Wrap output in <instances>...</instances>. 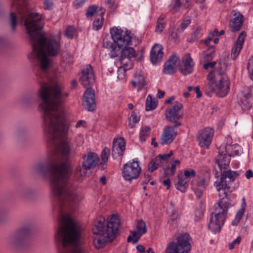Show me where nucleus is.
<instances>
[{"mask_svg": "<svg viewBox=\"0 0 253 253\" xmlns=\"http://www.w3.org/2000/svg\"><path fill=\"white\" fill-rule=\"evenodd\" d=\"M12 8L15 11L10 13L9 22L13 32L15 31L17 24L24 22L27 33L30 36L33 50L40 62L42 73L45 75V70L49 66L47 53L50 56H56L60 52L61 43L60 32L57 37L48 38L41 33L43 22L42 15L38 13H30L26 16L27 8L17 2L12 4Z\"/></svg>", "mask_w": 253, "mask_h": 253, "instance_id": "2", "label": "nucleus"}, {"mask_svg": "<svg viewBox=\"0 0 253 253\" xmlns=\"http://www.w3.org/2000/svg\"><path fill=\"white\" fill-rule=\"evenodd\" d=\"M182 104L179 102H176L174 105L170 108L166 110L165 116L166 119L174 123L175 127H178L181 124L178 121L183 117V112L182 111Z\"/></svg>", "mask_w": 253, "mask_h": 253, "instance_id": "14", "label": "nucleus"}, {"mask_svg": "<svg viewBox=\"0 0 253 253\" xmlns=\"http://www.w3.org/2000/svg\"><path fill=\"white\" fill-rule=\"evenodd\" d=\"M98 6L95 5H93L89 6L86 11L85 15L86 17H92L95 13L97 11Z\"/></svg>", "mask_w": 253, "mask_h": 253, "instance_id": "40", "label": "nucleus"}, {"mask_svg": "<svg viewBox=\"0 0 253 253\" xmlns=\"http://www.w3.org/2000/svg\"><path fill=\"white\" fill-rule=\"evenodd\" d=\"M248 69L250 74L251 79L253 81V68H251L250 66V63H248Z\"/></svg>", "mask_w": 253, "mask_h": 253, "instance_id": "61", "label": "nucleus"}, {"mask_svg": "<svg viewBox=\"0 0 253 253\" xmlns=\"http://www.w3.org/2000/svg\"><path fill=\"white\" fill-rule=\"evenodd\" d=\"M214 133L213 129L211 127H207L202 130L198 135V140L201 147L208 148L211 143Z\"/></svg>", "mask_w": 253, "mask_h": 253, "instance_id": "17", "label": "nucleus"}, {"mask_svg": "<svg viewBox=\"0 0 253 253\" xmlns=\"http://www.w3.org/2000/svg\"><path fill=\"white\" fill-rule=\"evenodd\" d=\"M131 83L134 87H137L138 91H140L145 85L144 77L140 74L136 73Z\"/></svg>", "mask_w": 253, "mask_h": 253, "instance_id": "25", "label": "nucleus"}, {"mask_svg": "<svg viewBox=\"0 0 253 253\" xmlns=\"http://www.w3.org/2000/svg\"><path fill=\"white\" fill-rule=\"evenodd\" d=\"M245 176L248 179L253 177V171L251 169L248 170L245 173Z\"/></svg>", "mask_w": 253, "mask_h": 253, "instance_id": "58", "label": "nucleus"}, {"mask_svg": "<svg viewBox=\"0 0 253 253\" xmlns=\"http://www.w3.org/2000/svg\"><path fill=\"white\" fill-rule=\"evenodd\" d=\"M126 150V141L123 137L114 140L112 146V155L114 159L118 157L122 160Z\"/></svg>", "mask_w": 253, "mask_h": 253, "instance_id": "16", "label": "nucleus"}, {"mask_svg": "<svg viewBox=\"0 0 253 253\" xmlns=\"http://www.w3.org/2000/svg\"><path fill=\"white\" fill-rule=\"evenodd\" d=\"M194 66V63L190 55L187 53L182 58V64L179 70L184 76L187 75L192 73Z\"/></svg>", "mask_w": 253, "mask_h": 253, "instance_id": "18", "label": "nucleus"}, {"mask_svg": "<svg viewBox=\"0 0 253 253\" xmlns=\"http://www.w3.org/2000/svg\"><path fill=\"white\" fill-rule=\"evenodd\" d=\"M150 128L148 126H143L141 128L139 134L140 140L145 141L150 133Z\"/></svg>", "mask_w": 253, "mask_h": 253, "instance_id": "34", "label": "nucleus"}, {"mask_svg": "<svg viewBox=\"0 0 253 253\" xmlns=\"http://www.w3.org/2000/svg\"><path fill=\"white\" fill-rule=\"evenodd\" d=\"M201 29H197L195 32H194V36L196 38H199L201 36Z\"/></svg>", "mask_w": 253, "mask_h": 253, "instance_id": "64", "label": "nucleus"}, {"mask_svg": "<svg viewBox=\"0 0 253 253\" xmlns=\"http://www.w3.org/2000/svg\"><path fill=\"white\" fill-rule=\"evenodd\" d=\"M136 229L140 234L143 235L146 233L147 231L145 222L142 219L138 220L137 222Z\"/></svg>", "mask_w": 253, "mask_h": 253, "instance_id": "32", "label": "nucleus"}, {"mask_svg": "<svg viewBox=\"0 0 253 253\" xmlns=\"http://www.w3.org/2000/svg\"><path fill=\"white\" fill-rule=\"evenodd\" d=\"M162 183L167 187V189H169L170 187V180L169 178H167L166 180L163 181Z\"/></svg>", "mask_w": 253, "mask_h": 253, "instance_id": "60", "label": "nucleus"}, {"mask_svg": "<svg viewBox=\"0 0 253 253\" xmlns=\"http://www.w3.org/2000/svg\"><path fill=\"white\" fill-rule=\"evenodd\" d=\"M242 48L243 46H240L236 44L233 47L232 50L231 54V58H233V59H235L237 58V57L239 55Z\"/></svg>", "mask_w": 253, "mask_h": 253, "instance_id": "39", "label": "nucleus"}, {"mask_svg": "<svg viewBox=\"0 0 253 253\" xmlns=\"http://www.w3.org/2000/svg\"><path fill=\"white\" fill-rule=\"evenodd\" d=\"M237 177V172L227 171L223 173L219 181L215 182L214 185L218 192L219 201L217 203L218 206L219 203L221 202L222 204L225 203L227 207L228 208L229 204L224 200L227 198L228 192L229 191L231 188L230 183L233 182Z\"/></svg>", "mask_w": 253, "mask_h": 253, "instance_id": "7", "label": "nucleus"}, {"mask_svg": "<svg viewBox=\"0 0 253 253\" xmlns=\"http://www.w3.org/2000/svg\"><path fill=\"white\" fill-rule=\"evenodd\" d=\"M219 207L218 211L217 209L216 210V213L211 215L208 226L209 229L214 234L220 231L226 218L228 209L226 204H222L221 202L219 203Z\"/></svg>", "mask_w": 253, "mask_h": 253, "instance_id": "9", "label": "nucleus"}, {"mask_svg": "<svg viewBox=\"0 0 253 253\" xmlns=\"http://www.w3.org/2000/svg\"><path fill=\"white\" fill-rule=\"evenodd\" d=\"M203 216V213L200 210H197L195 211V221H197L199 220Z\"/></svg>", "mask_w": 253, "mask_h": 253, "instance_id": "53", "label": "nucleus"}, {"mask_svg": "<svg viewBox=\"0 0 253 253\" xmlns=\"http://www.w3.org/2000/svg\"><path fill=\"white\" fill-rule=\"evenodd\" d=\"M159 167H163V166L160 163V160L157 157H155L149 163L148 166V169L149 171L152 173L157 169Z\"/></svg>", "mask_w": 253, "mask_h": 253, "instance_id": "31", "label": "nucleus"}, {"mask_svg": "<svg viewBox=\"0 0 253 253\" xmlns=\"http://www.w3.org/2000/svg\"><path fill=\"white\" fill-rule=\"evenodd\" d=\"M100 10L101 12L99 14V17L97 18H96L92 24L93 29L96 31L100 29L103 24V15L105 13V10H102V8H101Z\"/></svg>", "mask_w": 253, "mask_h": 253, "instance_id": "28", "label": "nucleus"}, {"mask_svg": "<svg viewBox=\"0 0 253 253\" xmlns=\"http://www.w3.org/2000/svg\"><path fill=\"white\" fill-rule=\"evenodd\" d=\"M163 47L161 45L156 44L151 48L150 60L153 64L161 62L163 56Z\"/></svg>", "mask_w": 253, "mask_h": 253, "instance_id": "19", "label": "nucleus"}, {"mask_svg": "<svg viewBox=\"0 0 253 253\" xmlns=\"http://www.w3.org/2000/svg\"><path fill=\"white\" fill-rule=\"evenodd\" d=\"M180 163V161L175 160L173 161L170 169L168 167L165 168L163 167V169L164 170V177L167 178L169 175H173L176 170V166L177 165H179Z\"/></svg>", "mask_w": 253, "mask_h": 253, "instance_id": "27", "label": "nucleus"}, {"mask_svg": "<svg viewBox=\"0 0 253 253\" xmlns=\"http://www.w3.org/2000/svg\"><path fill=\"white\" fill-rule=\"evenodd\" d=\"M85 1L86 0H75L73 4L76 9H78L83 6Z\"/></svg>", "mask_w": 253, "mask_h": 253, "instance_id": "51", "label": "nucleus"}, {"mask_svg": "<svg viewBox=\"0 0 253 253\" xmlns=\"http://www.w3.org/2000/svg\"><path fill=\"white\" fill-rule=\"evenodd\" d=\"M192 189L195 193V194L196 195L197 197L198 198H200L202 195L203 192L206 189V187H198L196 186H193L192 187Z\"/></svg>", "mask_w": 253, "mask_h": 253, "instance_id": "42", "label": "nucleus"}, {"mask_svg": "<svg viewBox=\"0 0 253 253\" xmlns=\"http://www.w3.org/2000/svg\"><path fill=\"white\" fill-rule=\"evenodd\" d=\"M144 176L145 179L142 182V185H146L149 182L151 177V175L148 173H145Z\"/></svg>", "mask_w": 253, "mask_h": 253, "instance_id": "55", "label": "nucleus"}, {"mask_svg": "<svg viewBox=\"0 0 253 253\" xmlns=\"http://www.w3.org/2000/svg\"><path fill=\"white\" fill-rule=\"evenodd\" d=\"M181 3L180 0H175L174 3L169 6V10L172 13L177 12L180 9Z\"/></svg>", "mask_w": 253, "mask_h": 253, "instance_id": "37", "label": "nucleus"}, {"mask_svg": "<svg viewBox=\"0 0 253 253\" xmlns=\"http://www.w3.org/2000/svg\"><path fill=\"white\" fill-rule=\"evenodd\" d=\"M122 54L120 61L122 65H126L127 62H129L131 58L136 56L135 51L132 47H129L128 46L123 47Z\"/></svg>", "mask_w": 253, "mask_h": 253, "instance_id": "20", "label": "nucleus"}, {"mask_svg": "<svg viewBox=\"0 0 253 253\" xmlns=\"http://www.w3.org/2000/svg\"><path fill=\"white\" fill-rule=\"evenodd\" d=\"M157 106V102L152 98L151 95L149 94L145 102L146 111H149L154 110Z\"/></svg>", "mask_w": 253, "mask_h": 253, "instance_id": "30", "label": "nucleus"}, {"mask_svg": "<svg viewBox=\"0 0 253 253\" xmlns=\"http://www.w3.org/2000/svg\"><path fill=\"white\" fill-rule=\"evenodd\" d=\"M53 6V0H44L43 7L45 10H51Z\"/></svg>", "mask_w": 253, "mask_h": 253, "instance_id": "47", "label": "nucleus"}, {"mask_svg": "<svg viewBox=\"0 0 253 253\" xmlns=\"http://www.w3.org/2000/svg\"><path fill=\"white\" fill-rule=\"evenodd\" d=\"M129 123L128 126L130 127L133 128L135 126V124L138 123L139 119L137 118L136 113L132 112L129 119Z\"/></svg>", "mask_w": 253, "mask_h": 253, "instance_id": "41", "label": "nucleus"}, {"mask_svg": "<svg viewBox=\"0 0 253 253\" xmlns=\"http://www.w3.org/2000/svg\"><path fill=\"white\" fill-rule=\"evenodd\" d=\"M32 227V224L31 222L28 223L12 234L8 239L9 245L13 247L23 246L31 234Z\"/></svg>", "mask_w": 253, "mask_h": 253, "instance_id": "10", "label": "nucleus"}, {"mask_svg": "<svg viewBox=\"0 0 253 253\" xmlns=\"http://www.w3.org/2000/svg\"><path fill=\"white\" fill-rule=\"evenodd\" d=\"M141 171L138 159H134L132 162H128L123 166L122 175L126 181L138 178Z\"/></svg>", "mask_w": 253, "mask_h": 253, "instance_id": "11", "label": "nucleus"}, {"mask_svg": "<svg viewBox=\"0 0 253 253\" xmlns=\"http://www.w3.org/2000/svg\"><path fill=\"white\" fill-rule=\"evenodd\" d=\"M203 68L205 70L212 69L207 77L211 90L218 97L226 96L229 91L230 81L221 62H208L204 64Z\"/></svg>", "mask_w": 253, "mask_h": 253, "instance_id": "3", "label": "nucleus"}, {"mask_svg": "<svg viewBox=\"0 0 253 253\" xmlns=\"http://www.w3.org/2000/svg\"><path fill=\"white\" fill-rule=\"evenodd\" d=\"M125 72L126 70L124 67L119 68L118 70V77H119V76H121V78H123L122 76H124V73Z\"/></svg>", "mask_w": 253, "mask_h": 253, "instance_id": "59", "label": "nucleus"}, {"mask_svg": "<svg viewBox=\"0 0 253 253\" xmlns=\"http://www.w3.org/2000/svg\"><path fill=\"white\" fill-rule=\"evenodd\" d=\"M178 59V57L175 53L170 55L164 65L163 72L166 74H173L175 72V68Z\"/></svg>", "mask_w": 253, "mask_h": 253, "instance_id": "21", "label": "nucleus"}, {"mask_svg": "<svg viewBox=\"0 0 253 253\" xmlns=\"http://www.w3.org/2000/svg\"><path fill=\"white\" fill-rule=\"evenodd\" d=\"M94 81L93 68L90 64H88L82 69L79 82L84 87L87 88L84 93L83 105L88 111L93 112L96 109L95 92L94 89L91 87Z\"/></svg>", "mask_w": 253, "mask_h": 253, "instance_id": "6", "label": "nucleus"}, {"mask_svg": "<svg viewBox=\"0 0 253 253\" xmlns=\"http://www.w3.org/2000/svg\"><path fill=\"white\" fill-rule=\"evenodd\" d=\"M110 156V149L107 147H105L101 152V163L106 164Z\"/></svg>", "mask_w": 253, "mask_h": 253, "instance_id": "36", "label": "nucleus"}, {"mask_svg": "<svg viewBox=\"0 0 253 253\" xmlns=\"http://www.w3.org/2000/svg\"><path fill=\"white\" fill-rule=\"evenodd\" d=\"M173 153L172 151H170L168 154H160L158 155L156 157L160 160V163L164 167V164L165 163H167L169 160V159L172 156Z\"/></svg>", "mask_w": 253, "mask_h": 253, "instance_id": "35", "label": "nucleus"}, {"mask_svg": "<svg viewBox=\"0 0 253 253\" xmlns=\"http://www.w3.org/2000/svg\"><path fill=\"white\" fill-rule=\"evenodd\" d=\"M190 241L188 234H181L167 244L164 253H188L191 249Z\"/></svg>", "mask_w": 253, "mask_h": 253, "instance_id": "8", "label": "nucleus"}, {"mask_svg": "<svg viewBox=\"0 0 253 253\" xmlns=\"http://www.w3.org/2000/svg\"><path fill=\"white\" fill-rule=\"evenodd\" d=\"M77 30L74 26H69L64 31V35L67 38L73 39L77 34Z\"/></svg>", "mask_w": 253, "mask_h": 253, "instance_id": "33", "label": "nucleus"}, {"mask_svg": "<svg viewBox=\"0 0 253 253\" xmlns=\"http://www.w3.org/2000/svg\"><path fill=\"white\" fill-rule=\"evenodd\" d=\"M195 91H196V94H197V98L200 97L202 96V92L200 90V87L199 86H197L195 88Z\"/></svg>", "mask_w": 253, "mask_h": 253, "instance_id": "62", "label": "nucleus"}, {"mask_svg": "<svg viewBox=\"0 0 253 253\" xmlns=\"http://www.w3.org/2000/svg\"><path fill=\"white\" fill-rule=\"evenodd\" d=\"M184 175L187 180L193 178L196 176V171L193 169H186L184 171Z\"/></svg>", "mask_w": 253, "mask_h": 253, "instance_id": "43", "label": "nucleus"}, {"mask_svg": "<svg viewBox=\"0 0 253 253\" xmlns=\"http://www.w3.org/2000/svg\"><path fill=\"white\" fill-rule=\"evenodd\" d=\"M241 237L238 236L233 242L229 244V249L232 250L234 248V246L236 244H239L241 241Z\"/></svg>", "mask_w": 253, "mask_h": 253, "instance_id": "52", "label": "nucleus"}, {"mask_svg": "<svg viewBox=\"0 0 253 253\" xmlns=\"http://www.w3.org/2000/svg\"><path fill=\"white\" fill-rule=\"evenodd\" d=\"M120 227V221L116 215L105 220L101 218L92 228L94 234L98 236L94 238L93 243L95 247L101 249L105 246L108 242H112L116 238Z\"/></svg>", "mask_w": 253, "mask_h": 253, "instance_id": "4", "label": "nucleus"}, {"mask_svg": "<svg viewBox=\"0 0 253 253\" xmlns=\"http://www.w3.org/2000/svg\"><path fill=\"white\" fill-rule=\"evenodd\" d=\"M130 233H131L132 237L133 238V244L137 243L139 241L141 236L142 235V234H140L139 233V232L137 231H130Z\"/></svg>", "mask_w": 253, "mask_h": 253, "instance_id": "49", "label": "nucleus"}, {"mask_svg": "<svg viewBox=\"0 0 253 253\" xmlns=\"http://www.w3.org/2000/svg\"><path fill=\"white\" fill-rule=\"evenodd\" d=\"M211 50L210 52L206 54L205 59L207 61L211 60L215 55V49L213 46L211 47Z\"/></svg>", "mask_w": 253, "mask_h": 253, "instance_id": "48", "label": "nucleus"}, {"mask_svg": "<svg viewBox=\"0 0 253 253\" xmlns=\"http://www.w3.org/2000/svg\"><path fill=\"white\" fill-rule=\"evenodd\" d=\"M191 21V19L189 17H186L182 20L179 25V28L181 29V31H183L187 28L190 24Z\"/></svg>", "mask_w": 253, "mask_h": 253, "instance_id": "46", "label": "nucleus"}, {"mask_svg": "<svg viewBox=\"0 0 253 253\" xmlns=\"http://www.w3.org/2000/svg\"><path fill=\"white\" fill-rule=\"evenodd\" d=\"M105 3L109 8L113 10L115 9L118 6V4L112 0H105Z\"/></svg>", "mask_w": 253, "mask_h": 253, "instance_id": "50", "label": "nucleus"}, {"mask_svg": "<svg viewBox=\"0 0 253 253\" xmlns=\"http://www.w3.org/2000/svg\"><path fill=\"white\" fill-rule=\"evenodd\" d=\"M32 194V192L31 190L26 189L21 191L19 194L21 198L27 199L30 198Z\"/></svg>", "mask_w": 253, "mask_h": 253, "instance_id": "44", "label": "nucleus"}, {"mask_svg": "<svg viewBox=\"0 0 253 253\" xmlns=\"http://www.w3.org/2000/svg\"><path fill=\"white\" fill-rule=\"evenodd\" d=\"M169 36L172 40H174L175 42L178 39V34L177 33L172 31L170 32Z\"/></svg>", "mask_w": 253, "mask_h": 253, "instance_id": "57", "label": "nucleus"}, {"mask_svg": "<svg viewBox=\"0 0 253 253\" xmlns=\"http://www.w3.org/2000/svg\"><path fill=\"white\" fill-rule=\"evenodd\" d=\"M214 37V33H210L208 38L205 40L204 43L208 46L210 42L213 40Z\"/></svg>", "mask_w": 253, "mask_h": 253, "instance_id": "54", "label": "nucleus"}, {"mask_svg": "<svg viewBox=\"0 0 253 253\" xmlns=\"http://www.w3.org/2000/svg\"><path fill=\"white\" fill-rule=\"evenodd\" d=\"M198 187H206V185L205 184V179L202 178L200 180L197 181L196 184L194 186Z\"/></svg>", "mask_w": 253, "mask_h": 253, "instance_id": "56", "label": "nucleus"}, {"mask_svg": "<svg viewBox=\"0 0 253 253\" xmlns=\"http://www.w3.org/2000/svg\"><path fill=\"white\" fill-rule=\"evenodd\" d=\"M110 34L114 42L119 46L126 47L131 44L132 37L129 31L114 27L110 29Z\"/></svg>", "mask_w": 253, "mask_h": 253, "instance_id": "12", "label": "nucleus"}, {"mask_svg": "<svg viewBox=\"0 0 253 253\" xmlns=\"http://www.w3.org/2000/svg\"><path fill=\"white\" fill-rule=\"evenodd\" d=\"M136 249L140 253H144L145 250L144 247L141 245L137 246Z\"/></svg>", "mask_w": 253, "mask_h": 253, "instance_id": "63", "label": "nucleus"}, {"mask_svg": "<svg viewBox=\"0 0 253 253\" xmlns=\"http://www.w3.org/2000/svg\"><path fill=\"white\" fill-rule=\"evenodd\" d=\"M55 238L62 246L60 253H83L78 245L80 232L77 225H59Z\"/></svg>", "mask_w": 253, "mask_h": 253, "instance_id": "5", "label": "nucleus"}, {"mask_svg": "<svg viewBox=\"0 0 253 253\" xmlns=\"http://www.w3.org/2000/svg\"><path fill=\"white\" fill-rule=\"evenodd\" d=\"M243 17L241 14H238L233 19L229 25L232 32H235L240 30L243 23Z\"/></svg>", "mask_w": 253, "mask_h": 253, "instance_id": "23", "label": "nucleus"}, {"mask_svg": "<svg viewBox=\"0 0 253 253\" xmlns=\"http://www.w3.org/2000/svg\"><path fill=\"white\" fill-rule=\"evenodd\" d=\"M178 180L175 183V187L178 190L184 193L186 191L188 187L189 180L184 178L182 176H180L178 175Z\"/></svg>", "mask_w": 253, "mask_h": 253, "instance_id": "26", "label": "nucleus"}, {"mask_svg": "<svg viewBox=\"0 0 253 253\" xmlns=\"http://www.w3.org/2000/svg\"><path fill=\"white\" fill-rule=\"evenodd\" d=\"M68 95L57 83L51 86L45 82L41 84L39 97L42 103L40 108L51 158L49 162H40L33 167L36 173L50 179L51 192L61 214L66 208L76 207L81 201L71 181V175L76 180H82L87 171L94 169L99 162L97 154L88 152L82 156V166L78 165L71 172V155L74 145L66 137L68 126L62 108L65 98Z\"/></svg>", "mask_w": 253, "mask_h": 253, "instance_id": "1", "label": "nucleus"}, {"mask_svg": "<svg viewBox=\"0 0 253 253\" xmlns=\"http://www.w3.org/2000/svg\"><path fill=\"white\" fill-rule=\"evenodd\" d=\"M246 204H244L242 207L237 212L234 219L232 222L233 226H237L239 223L240 221L243 217L246 209Z\"/></svg>", "mask_w": 253, "mask_h": 253, "instance_id": "29", "label": "nucleus"}, {"mask_svg": "<svg viewBox=\"0 0 253 253\" xmlns=\"http://www.w3.org/2000/svg\"><path fill=\"white\" fill-rule=\"evenodd\" d=\"M106 47L110 50L109 55L111 58L118 57L120 59L123 46L109 42H107Z\"/></svg>", "mask_w": 253, "mask_h": 253, "instance_id": "22", "label": "nucleus"}, {"mask_svg": "<svg viewBox=\"0 0 253 253\" xmlns=\"http://www.w3.org/2000/svg\"><path fill=\"white\" fill-rule=\"evenodd\" d=\"M37 94L36 93H31L24 95L21 99V102L23 105L26 107H28L33 104H36L37 102Z\"/></svg>", "mask_w": 253, "mask_h": 253, "instance_id": "24", "label": "nucleus"}, {"mask_svg": "<svg viewBox=\"0 0 253 253\" xmlns=\"http://www.w3.org/2000/svg\"><path fill=\"white\" fill-rule=\"evenodd\" d=\"M246 35V33L245 31H242L239 35L236 44L243 46Z\"/></svg>", "mask_w": 253, "mask_h": 253, "instance_id": "45", "label": "nucleus"}, {"mask_svg": "<svg viewBox=\"0 0 253 253\" xmlns=\"http://www.w3.org/2000/svg\"><path fill=\"white\" fill-rule=\"evenodd\" d=\"M175 126H165L160 138V143L164 145H169L171 143L177 135V131Z\"/></svg>", "mask_w": 253, "mask_h": 253, "instance_id": "15", "label": "nucleus"}, {"mask_svg": "<svg viewBox=\"0 0 253 253\" xmlns=\"http://www.w3.org/2000/svg\"><path fill=\"white\" fill-rule=\"evenodd\" d=\"M165 17L163 16H160L157 20V23L156 27V31H159L162 32L164 28L165 23L164 22Z\"/></svg>", "mask_w": 253, "mask_h": 253, "instance_id": "38", "label": "nucleus"}, {"mask_svg": "<svg viewBox=\"0 0 253 253\" xmlns=\"http://www.w3.org/2000/svg\"><path fill=\"white\" fill-rule=\"evenodd\" d=\"M237 145L233 146H228L227 145L226 147V153H223V152H220V150H219V155L215 158V163L217 164L218 168L220 170V175L222 176L223 174V173H225L227 171H230L231 172H236L238 173V176L239 175L240 171H232L231 170H228L227 168L229 167L230 162V157L229 155V152L227 151V149H230L231 147L232 149L233 147L236 148Z\"/></svg>", "mask_w": 253, "mask_h": 253, "instance_id": "13", "label": "nucleus"}]
</instances>
